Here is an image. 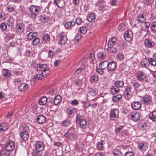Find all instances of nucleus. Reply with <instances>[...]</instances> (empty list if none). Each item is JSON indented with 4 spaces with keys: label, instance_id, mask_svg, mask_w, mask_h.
I'll use <instances>...</instances> for the list:
<instances>
[{
    "label": "nucleus",
    "instance_id": "obj_10",
    "mask_svg": "<svg viewBox=\"0 0 156 156\" xmlns=\"http://www.w3.org/2000/svg\"><path fill=\"white\" fill-rule=\"evenodd\" d=\"M67 38L66 34L62 32L60 35L59 41L58 43L60 44H64L67 41Z\"/></svg>",
    "mask_w": 156,
    "mask_h": 156
},
{
    "label": "nucleus",
    "instance_id": "obj_63",
    "mask_svg": "<svg viewBox=\"0 0 156 156\" xmlns=\"http://www.w3.org/2000/svg\"><path fill=\"white\" fill-rule=\"evenodd\" d=\"M13 9L14 8L12 6L9 5L7 7L6 10L10 12H12L13 11Z\"/></svg>",
    "mask_w": 156,
    "mask_h": 156
},
{
    "label": "nucleus",
    "instance_id": "obj_20",
    "mask_svg": "<svg viewBox=\"0 0 156 156\" xmlns=\"http://www.w3.org/2000/svg\"><path fill=\"white\" fill-rule=\"evenodd\" d=\"M117 41V39L115 37H113L111 38L108 41V46H114L116 44Z\"/></svg>",
    "mask_w": 156,
    "mask_h": 156
},
{
    "label": "nucleus",
    "instance_id": "obj_18",
    "mask_svg": "<svg viewBox=\"0 0 156 156\" xmlns=\"http://www.w3.org/2000/svg\"><path fill=\"white\" fill-rule=\"evenodd\" d=\"M37 121L39 124H44L46 122V118L42 115H40L37 117Z\"/></svg>",
    "mask_w": 156,
    "mask_h": 156
},
{
    "label": "nucleus",
    "instance_id": "obj_60",
    "mask_svg": "<svg viewBox=\"0 0 156 156\" xmlns=\"http://www.w3.org/2000/svg\"><path fill=\"white\" fill-rule=\"evenodd\" d=\"M103 69L101 68H97L96 69V71L99 74H100L101 75H102L104 73V71Z\"/></svg>",
    "mask_w": 156,
    "mask_h": 156
},
{
    "label": "nucleus",
    "instance_id": "obj_62",
    "mask_svg": "<svg viewBox=\"0 0 156 156\" xmlns=\"http://www.w3.org/2000/svg\"><path fill=\"white\" fill-rule=\"evenodd\" d=\"M7 24L9 26H12L14 24V21L12 19H10L8 20Z\"/></svg>",
    "mask_w": 156,
    "mask_h": 156
},
{
    "label": "nucleus",
    "instance_id": "obj_51",
    "mask_svg": "<svg viewBox=\"0 0 156 156\" xmlns=\"http://www.w3.org/2000/svg\"><path fill=\"white\" fill-rule=\"evenodd\" d=\"M42 77H44V76H43V74H37L35 75L34 77V78L35 79L41 80Z\"/></svg>",
    "mask_w": 156,
    "mask_h": 156
},
{
    "label": "nucleus",
    "instance_id": "obj_34",
    "mask_svg": "<svg viewBox=\"0 0 156 156\" xmlns=\"http://www.w3.org/2000/svg\"><path fill=\"white\" fill-rule=\"evenodd\" d=\"M28 87V85L25 83H21L18 86V89L20 91H23L26 89Z\"/></svg>",
    "mask_w": 156,
    "mask_h": 156
},
{
    "label": "nucleus",
    "instance_id": "obj_45",
    "mask_svg": "<svg viewBox=\"0 0 156 156\" xmlns=\"http://www.w3.org/2000/svg\"><path fill=\"white\" fill-rule=\"evenodd\" d=\"M119 88H115L114 87H112L110 89L111 93L113 94H115L118 92Z\"/></svg>",
    "mask_w": 156,
    "mask_h": 156
},
{
    "label": "nucleus",
    "instance_id": "obj_13",
    "mask_svg": "<svg viewBox=\"0 0 156 156\" xmlns=\"http://www.w3.org/2000/svg\"><path fill=\"white\" fill-rule=\"evenodd\" d=\"M148 145L145 142L140 143L138 146L139 150L141 151H145L148 148Z\"/></svg>",
    "mask_w": 156,
    "mask_h": 156
},
{
    "label": "nucleus",
    "instance_id": "obj_12",
    "mask_svg": "<svg viewBox=\"0 0 156 156\" xmlns=\"http://www.w3.org/2000/svg\"><path fill=\"white\" fill-rule=\"evenodd\" d=\"M69 130L70 129H69V130L65 133L64 136L70 140H73L75 139V135L73 132H70Z\"/></svg>",
    "mask_w": 156,
    "mask_h": 156
},
{
    "label": "nucleus",
    "instance_id": "obj_16",
    "mask_svg": "<svg viewBox=\"0 0 156 156\" xmlns=\"http://www.w3.org/2000/svg\"><path fill=\"white\" fill-rule=\"evenodd\" d=\"M132 108L135 110L139 109L141 107L140 103L138 101H134L131 104Z\"/></svg>",
    "mask_w": 156,
    "mask_h": 156
},
{
    "label": "nucleus",
    "instance_id": "obj_57",
    "mask_svg": "<svg viewBox=\"0 0 156 156\" xmlns=\"http://www.w3.org/2000/svg\"><path fill=\"white\" fill-rule=\"evenodd\" d=\"M79 30L80 32L83 34H85L87 32V29L85 27H80Z\"/></svg>",
    "mask_w": 156,
    "mask_h": 156
},
{
    "label": "nucleus",
    "instance_id": "obj_43",
    "mask_svg": "<svg viewBox=\"0 0 156 156\" xmlns=\"http://www.w3.org/2000/svg\"><path fill=\"white\" fill-rule=\"evenodd\" d=\"M112 154L114 156H122V153L119 150H115L113 151Z\"/></svg>",
    "mask_w": 156,
    "mask_h": 156
},
{
    "label": "nucleus",
    "instance_id": "obj_50",
    "mask_svg": "<svg viewBox=\"0 0 156 156\" xmlns=\"http://www.w3.org/2000/svg\"><path fill=\"white\" fill-rule=\"evenodd\" d=\"M148 61L150 64L152 66H154L156 65V61L153 58H150Z\"/></svg>",
    "mask_w": 156,
    "mask_h": 156
},
{
    "label": "nucleus",
    "instance_id": "obj_4",
    "mask_svg": "<svg viewBox=\"0 0 156 156\" xmlns=\"http://www.w3.org/2000/svg\"><path fill=\"white\" fill-rule=\"evenodd\" d=\"M35 147V149L33 150L32 153L34 156H36L39 152L42 151L44 150V146L42 142L38 141L36 144Z\"/></svg>",
    "mask_w": 156,
    "mask_h": 156
},
{
    "label": "nucleus",
    "instance_id": "obj_36",
    "mask_svg": "<svg viewBox=\"0 0 156 156\" xmlns=\"http://www.w3.org/2000/svg\"><path fill=\"white\" fill-rule=\"evenodd\" d=\"M98 60L99 61H101L103 59L105 56V54L102 52H99L97 55Z\"/></svg>",
    "mask_w": 156,
    "mask_h": 156
},
{
    "label": "nucleus",
    "instance_id": "obj_64",
    "mask_svg": "<svg viewBox=\"0 0 156 156\" xmlns=\"http://www.w3.org/2000/svg\"><path fill=\"white\" fill-rule=\"evenodd\" d=\"M134 154L132 151H128L126 152L125 154V156H133Z\"/></svg>",
    "mask_w": 156,
    "mask_h": 156
},
{
    "label": "nucleus",
    "instance_id": "obj_26",
    "mask_svg": "<svg viewBox=\"0 0 156 156\" xmlns=\"http://www.w3.org/2000/svg\"><path fill=\"white\" fill-rule=\"evenodd\" d=\"M47 102V98L45 96L42 97L40 99L39 102V104L41 105H44Z\"/></svg>",
    "mask_w": 156,
    "mask_h": 156
},
{
    "label": "nucleus",
    "instance_id": "obj_39",
    "mask_svg": "<svg viewBox=\"0 0 156 156\" xmlns=\"http://www.w3.org/2000/svg\"><path fill=\"white\" fill-rule=\"evenodd\" d=\"M37 35V32H35L34 33L30 32L27 34V37L29 39L31 40L34 38Z\"/></svg>",
    "mask_w": 156,
    "mask_h": 156
},
{
    "label": "nucleus",
    "instance_id": "obj_44",
    "mask_svg": "<svg viewBox=\"0 0 156 156\" xmlns=\"http://www.w3.org/2000/svg\"><path fill=\"white\" fill-rule=\"evenodd\" d=\"M108 50L110 53H115L117 51V49L113 47V46H108Z\"/></svg>",
    "mask_w": 156,
    "mask_h": 156
},
{
    "label": "nucleus",
    "instance_id": "obj_27",
    "mask_svg": "<svg viewBox=\"0 0 156 156\" xmlns=\"http://www.w3.org/2000/svg\"><path fill=\"white\" fill-rule=\"evenodd\" d=\"M114 84L118 88L122 87L124 84V83L123 80H117L115 81Z\"/></svg>",
    "mask_w": 156,
    "mask_h": 156
},
{
    "label": "nucleus",
    "instance_id": "obj_30",
    "mask_svg": "<svg viewBox=\"0 0 156 156\" xmlns=\"http://www.w3.org/2000/svg\"><path fill=\"white\" fill-rule=\"evenodd\" d=\"M89 92L90 94L92 96H95L97 94L98 90L95 88H90Z\"/></svg>",
    "mask_w": 156,
    "mask_h": 156
},
{
    "label": "nucleus",
    "instance_id": "obj_40",
    "mask_svg": "<svg viewBox=\"0 0 156 156\" xmlns=\"http://www.w3.org/2000/svg\"><path fill=\"white\" fill-rule=\"evenodd\" d=\"M122 97L121 94H118L116 95H114L112 97V100L113 102H116L118 101Z\"/></svg>",
    "mask_w": 156,
    "mask_h": 156
},
{
    "label": "nucleus",
    "instance_id": "obj_55",
    "mask_svg": "<svg viewBox=\"0 0 156 156\" xmlns=\"http://www.w3.org/2000/svg\"><path fill=\"white\" fill-rule=\"evenodd\" d=\"M116 58L118 60H121L124 59V56L122 53H119L117 55Z\"/></svg>",
    "mask_w": 156,
    "mask_h": 156
},
{
    "label": "nucleus",
    "instance_id": "obj_9",
    "mask_svg": "<svg viewBox=\"0 0 156 156\" xmlns=\"http://www.w3.org/2000/svg\"><path fill=\"white\" fill-rule=\"evenodd\" d=\"M124 36L125 40L128 41H130L133 37V33L130 30L126 31L125 32Z\"/></svg>",
    "mask_w": 156,
    "mask_h": 156
},
{
    "label": "nucleus",
    "instance_id": "obj_15",
    "mask_svg": "<svg viewBox=\"0 0 156 156\" xmlns=\"http://www.w3.org/2000/svg\"><path fill=\"white\" fill-rule=\"evenodd\" d=\"M116 63L115 62L112 61L109 63L108 62L107 69L108 70L112 71L114 70L116 67Z\"/></svg>",
    "mask_w": 156,
    "mask_h": 156
},
{
    "label": "nucleus",
    "instance_id": "obj_22",
    "mask_svg": "<svg viewBox=\"0 0 156 156\" xmlns=\"http://www.w3.org/2000/svg\"><path fill=\"white\" fill-rule=\"evenodd\" d=\"M132 87H127L123 93V95L125 97H128V96L131 93V90Z\"/></svg>",
    "mask_w": 156,
    "mask_h": 156
},
{
    "label": "nucleus",
    "instance_id": "obj_29",
    "mask_svg": "<svg viewBox=\"0 0 156 156\" xmlns=\"http://www.w3.org/2000/svg\"><path fill=\"white\" fill-rule=\"evenodd\" d=\"M144 44L148 48H151L152 47L154 44V43L148 39H146L144 42Z\"/></svg>",
    "mask_w": 156,
    "mask_h": 156
},
{
    "label": "nucleus",
    "instance_id": "obj_56",
    "mask_svg": "<svg viewBox=\"0 0 156 156\" xmlns=\"http://www.w3.org/2000/svg\"><path fill=\"white\" fill-rule=\"evenodd\" d=\"M124 127L123 126L120 125L119 126L116 128L115 129V132L117 134L120 131V130L122 129Z\"/></svg>",
    "mask_w": 156,
    "mask_h": 156
},
{
    "label": "nucleus",
    "instance_id": "obj_33",
    "mask_svg": "<svg viewBox=\"0 0 156 156\" xmlns=\"http://www.w3.org/2000/svg\"><path fill=\"white\" fill-rule=\"evenodd\" d=\"M149 116L153 121H156V111H153L151 112L149 115Z\"/></svg>",
    "mask_w": 156,
    "mask_h": 156
},
{
    "label": "nucleus",
    "instance_id": "obj_54",
    "mask_svg": "<svg viewBox=\"0 0 156 156\" xmlns=\"http://www.w3.org/2000/svg\"><path fill=\"white\" fill-rule=\"evenodd\" d=\"M83 81V80L80 79H77L75 81V83L78 86H81Z\"/></svg>",
    "mask_w": 156,
    "mask_h": 156
},
{
    "label": "nucleus",
    "instance_id": "obj_24",
    "mask_svg": "<svg viewBox=\"0 0 156 156\" xmlns=\"http://www.w3.org/2000/svg\"><path fill=\"white\" fill-rule=\"evenodd\" d=\"M62 98L59 95H57L55 98L53 100V103L55 105H58L61 101Z\"/></svg>",
    "mask_w": 156,
    "mask_h": 156
},
{
    "label": "nucleus",
    "instance_id": "obj_6",
    "mask_svg": "<svg viewBox=\"0 0 156 156\" xmlns=\"http://www.w3.org/2000/svg\"><path fill=\"white\" fill-rule=\"evenodd\" d=\"M15 142L12 140H8L5 145V149L7 151H11L15 148Z\"/></svg>",
    "mask_w": 156,
    "mask_h": 156
},
{
    "label": "nucleus",
    "instance_id": "obj_28",
    "mask_svg": "<svg viewBox=\"0 0 156 156\" xmlns=\"http://www.w3.org/2000/svg\"><path fill=\"white\" fill-rule=\"evenodd\" d=\"M95 14L94 13H92L87 16V20L89 22H93L95 20Z\"/></svg>",
    "mask_w": 156,
    "mask_h": 156
},
{
    "label": "nucleus",
    "instance_id": "obj_25",
    "mask_svg": "<svg viewBox=\"0 0 156 156\" xmlns=\"http://www.w3.org/2000/svg\"><path fill=\"white\" fill-rule=\"evenodd\" d=\"M8 129L6 123H3L0 124V133L6 131Z\"/></svg>",
    "mask_w": 156,
    "mask_h": 156
},
{
    "label": "nucleus",
    "instance_id": "obj_19",
    "mask_svg": "<svg viewBox=\"0 0 156 156\" xmlns=\"http://www.w3.org/2000/svg\"><path fill=\"white\" fill-rule=\"evenodd\" d=\"M42 41L44 42V43L49 44L50 41L49 35L48 34H43Z\"/></svg>",
    "mask_w": 156,
    "mask_h": 156
},
{
    "label": "nucleus",
    "instance_id": "obj_5",
    "mask_svg": "<svg viewBox=\"0 0 156 156\" xmlns=\"http://www.w3.org/2000/svg\"><path fill=\"white\" fill-rule=\"evenodd\" d=\"M119 111L117 109L114 108L111 110L110 113V119L112 121L116 119L119 116Z\"/></svg>",
    "mask_w": 156,
    "mask_h": 156
},
{
    "label": "nucleus",
    "instance_id": "obj_41",
    "mask_svg": "<svg viewBox=\"0 0 156 156\" xmlns=\"http://www.w3.org/2000/svg\"><path fill=\"white\" fill-rule=\"evenodd\" d=\"M79 123L80 127L83 129H84L86 127L87 122L86 120L84 119L80 120L79 121Z\"/></svg>",
    "mask_w": 156,
    "mask_h": 156
},
{
    "label": "nucleus",
    "instance_id": "obj_32",
    "mask_svg": "<svg viewBox=\"0 0 156 156\" xmlns=\"http://www.w3.org/2000/svg\"><path fill=\"white\" fill-rule=\"evenodd\" d=\"M108 65V62L106 61L100 62L99 64V66L101 69H105L107 68Z\"/></svg>",
    "mask_w": 156,
    "mask_h": 156
},
{
    "label": "nucleus",
    "instance_id": "obj_59",
    "mask_svg": "<svg viewBox=\"0 0 156 156\" xmlns=\"http://www.w3.org/2000/svg\"><path fill=\"white\" fill-rule=\"evenodd\" d=\"M83 70V68H79L77 69L75 72V74L76 75H78L81 73L82 71Z\"/></svg>",
    "mask_w": 156,
    "mask_h": 156
},
{
    "label": "nucleus",
    "instance_id": "obj_58",
    "mask_svg": "<svg viewBox=\"0 0 156 156\" xmlns=\"http://www.w3.org/2000/svg\"><path fill=\"white\" fill-rule=\"evenodd\" d=\"M126 28V26L123 23L120 24L119 26V29L122 31L124 30Z\"/></svg>",
    "mask_w": 156,
    "mask_h": 156
},
{
    "label": "nucleus",
    "instance_id": "obj_23",
    "mask_svg": "<svg viewBox=\"0 0 156 156\" xmlns=\"http://www.w3.org/2000/svg\"><path fill=\"white\" fill-rule=\"evenodd\" d=\"M75 21H69L66 23L64 25V27L66 29L69 28H72L74 27L75 25Z\"/></svg>",
    "mask_w": 156,
    "mask_h": 156
},
{
    "label": "nucleus",
    "instance_id": "obj_48",
    "mask_svg": "<svg viewBox=\"0 0 156 156\" xmlns=\"http://www.w3.org/2000/svg\"><path fill=\"white\" fill-rule=\"evenodd\" d=\"M75 24H76L78 25H80L83 22L82 21L81 18L80 17H77L75 20Z\"/></svg>",
    "mask_w": 156,
    "mask_h": 156
},
{
    "label": "nucleus",
    "instance_id": "obj_47",
    "mask_svg": "<svg viewBox=\"0 0 156 156\" xmlns=\"http://www.w3.org/2000/svg\"><path fill=\"white\" fill-rule=\"evenodd\" d=\"M40 41V39L39 38L35 37L32 41V44L34 45H35L39 44Z\"/></svg>",
    "mask_w": 156,
    "mask_h": 156
},
{
    "label": "nucleus",
    "instance_id": "obj_31",
    "mask_svg": "<svg viewBox=\"0 0 156 156\" xmlns=\"http://www.w3.org/2000/svg\"><path fill=\"white\" fill-rule=\"evenodd\" d=\"M2 72V75L6 78L9 77L10 76V72L9 70L8 69H3Z\"/></svg>",
    "mask_w": 156,
    "mask_h": 156
},
{
    "label": "nucleus",
    "instance_id": "obj_7",
    "mask_svg": "<svg viewBox=\"0 0 156 156\" xmlns=\"http://www.w3.org/2000/svg\"><path fill=\"white\" fill-rule=\"evenodd\" d=\"M25 28V25L23 23H17L16 25V32L17 33L21 34L24 31Z\"/></svg>",
    "mask_w": 156,
    "mask_h": 156
},
{
    "label": "nucleus",
    "instance_id": "obj_14",
    "mask_svg": "<svg viewBox=\"0 0 156 156\" xmlns=\"http://www.w3.org/2000/svg\"><path fill=\"white\" fill-rule=\"evenodd\" d=\"M53 2L56 5L60 8H63L65 4L64 0H54Z\"/></svg>",
    "mask_w": 156,
    "mask_h": 156
},
{
    "label": "nucleus",
    "instance_id": "obj_3",
    "mask_svg": "<svg viewBox=\"0 0 156 156\" xmlns=\"http://www.w3.org/2000/svg\"><path fill=\"white\" fill-rule=\"evenodd\" d=\"M29 9L31 14L30 17L33 19H35L36 15L41 11L39 7L34 5H31Z\"/></svg>",
    "mask_w": 156,
    "mask_h": 156
},
{
    "label": "nucleus",
    "instance_id": "obj_49",
    "mask_svg": "<svg viewBox=\"0 0 156 156\" xmlns=\"http://www.w3.org/2000/svg\"><path fill=\"white\" fill-rule=\"evenodd\" d=\"M84 117L83 115H81L80 113H77L76 117V121L77 122L78 120L79 121L80 120L84 119H82Z\"/></svg>",
    "mask_w": 156,
    "mask_h": 156
},
{
    "label": "nucleus",
    "instance_id": "obj_52",
    "mask_svg": "<svg viewBox=\"0 0 156 156\" xmlns=\"http://www.w3.org/2000/svg\"><path fill=\"white\" fill-rule=\"evenodd\" d=\"M14 37V35L11 33H8L5 36V37L8 40L12 39Z\"/></svg>",
    "mask_w": 156,
    "mask_h": 156
},
{
    "label": "nucleus",
    "instance_id": "obj_35",
    "mask_svg": "<svg viewBox=\"0 0 156 156\" xmlns=\"http://www.w3.org/2000/svg\"><path fill=\"white\" fill-rule=\"evenodd\" d=\"M62 124L63 126L67 127L70 125L71 120L66 119L62 122Z\"/></svg>",
    "mask_w": 156,
    "mask_h": 156
},
{
    "label": "nucleus",
    "instance_id": "obj_17",
    "mask_svg": "<svg viewBox=\"0 0 156 156\" xmlns=\"http://www.w3.org/2000/svg\"><path fill=\"white\" fill-rule=\"evenodd\" d=\"M146 74L143 71H138L137 73L136 78L137 79L141 81L145 78Z\"/></svg>",
    "mask_w": 156,
    "mask_h": 156
},
{
    "label": "nucleus",
    "instance_id": "obj_38",
    "mask_svg": "<svg viewBox=\"0 0 156 156\" xmlns=\"http://www.w3.org/2000/svg\"><path fill=\"white\" fill-rule=\"evenodd\" d=\"M141 25V29L143 30H146L147 28L149 27L150 23L148 22H142Z\"/></svg>",
    "mask_w": 156,
    "mask_h": 156
},
{
    "label": "nucleus",
    "instance_id": "obj_53",
    "mask_svg": "<svg viewBox=\"0 0 156 156\" xmlns=\"http://www.w3.org/2000/svg\"><path fill=\"white\" fill-rule=\"evenodd\" d=\"M0 28L2 30L5 31L7 29V25L4 23H2L0 25Z\"/></svg>",
    "mask_w": 156,
    "mask_h": 156
},
{
    "label": "nucleus",
    "instance_id": "obj_21",
    "mask_svg": "<svg viewBox=\"0 0 156 156\" xmlns=\"http://www.w3.org/2000/svg\"><path fill=\"white\" fill-rule=\"evenodd\" d=\"M143 101L144 104H150L151 101V98L150 96L145 95L143 98Z\"/></svg>",
    "mask_w": 156,
    "mask_h": 156
},
{
    "label": "nucleus",
    "instance_id": "obj_61",
    "mask_svg": "<svg viewBox=\"0 0 156 156\" xmlns=\"http://www.w3.org/2000/svg\"><path fill=\"white\" fill-rule=\"evenodd\" d=\"M133 86L134 87V88L135 89L139 88V87L140 86V83H139L137 82H133Z\"/></svg>",
    "mask_w": 156,
    "mask_h": 156
},
{
    "label": "nucleus",
    "instance_id": "obj_1",
    "mask_svg": "<svg viewBox=\"0 0 156 156\" xmlns=\"http://www.w3.org/2000/svg\"><path fill=\"white\" fill-rule=\"evenodd\" d=\"M48 66L46 64H38L36 66V70L37 72H41L43 74L44 77L48 76L50 73V71L47 68Z\"/></svg>",
    "mask_w": 156,
    "mask_h": 156
},
{
    "label": "nucleus",
    "instance_id": "obj_42",
    "mask_svg": "<svg viewBox=\"0 0 156 156\" xmlns=\"http://www.w3.org/2000/svg\"><path fill=\"white\" fill-rule=\"evenodd\" d=\"M105 142L103 141H100L97 144L98 149L99 150H103L104 149V147L103 143Z\"/></svg>",
    "mask_w": 156,
    "mask_h": 156
},
{
    "label": "nucleus",
    "instance_id": "obj_37",
    "mask_svg": "<svg viewBox=\"0 0 156 156\" xmlns=\"http://www.w3.org/2000/svg\"><path fill=\"white\" fill-rule=\"evenodd\" d=\"M145 18L144 17L143 14H140L137 16V21L139 23H142L145 20Z\"/></svg>",
    "mask_w": 156,
    "mask_h": 156
},
{
    "label": "nucleus",
    "instance_id": "obj_8",
    "mask_svg": "<svg viewBox=\"0 0 156 156\" xmlns=\"http://www.w3.org/2000/svg\"><path fill=\"white\" fill-rule=\"evenodd\" d=\"M130 115L131 119L134 122H137L140 119V115L136 111L131 112Z\"/></svg>",
    "mask_w": 156,
    "mask_h": 156
},
{
    "label": "nucleus",
    "instance_id": "obj_11",
    "mask_svg": "<svg viewBox=\"0 0 156 156\" xmlns=\"http://www.w3.org/2000/svg\"><path fill=\"white\" fill-rule=\"evenodd\" d=\"M76 109L75 108H67L66 109L67 113L68 114V117L70 118H73L74 114L76 112Z\"/></svg>",
    "mask_w": 156,
    "mask_h": 156
},
{
    "label": "nucleus",
    "instance_id": "obj_2",
    "mask_svg": "<svg viewBox=\"0 0 156 156\" xmlns=\"http://www.w3.org/2000/svg\"><path fill=\"white\" fill-rule=\"evenodd\" d=\"M20 130H23L20 133L21 139L23 140H27L29 137L30 131L29 126L27 125H25L24 126H20Z\"/></svg>",
    "mask_w": 156,
    "mask_h": 156
},
{
    "label": "nucleus",
    "instance_id": "obj_46",
    "mask_svg": "<svg viewBox=\"0 0 156 156\" xmlns=\"http://www.w3.org/2000/svg\"><path fill=\"white\" fill-rule=\"evenodd\" d=\"M98 79V76L96 75H92L90 77V81L91 82H96Z\"/></svg>",
    "mask_w": 156,
    "mask_h": 156
}]
</instances>
